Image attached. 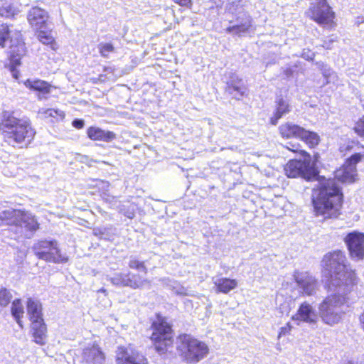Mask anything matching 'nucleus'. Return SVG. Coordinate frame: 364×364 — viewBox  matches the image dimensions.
I'll return each mask as SVG.
<instances>
[{
  "label": "nucleus",
  "instance_id": "1",
  "mask_svg": "<svg viewBox=\"0 0 364 364\" xmlns=\"http://www.w3.org/2000/svg\"><path fill=\"white\" fill-rule=\"evenodd\" d=\"M357 180V168L343 164L334 171L333 178H328L313 188L311 203L314 215L323 220L338 218L343 212L344 194L337 181L350 184Z\"/></svg>",
  "mask_w": 364,
  "mask_h": 364
},
{
  "label": "nucleus",
  "instance_id": "2",
  "mask_svg": "<svg viewBox=\"0 0 364 364\" xmlns=\"http://www.w3.org/2000/svg\"><path fill=\"white\" fill-rule=\"evenodd\" d=\"M321 275L325 280V288H350L355 285L358 277L347 262L345 252L335 250L326 253L321 261Z\"/></svg>",
  "mask_w": 364,
  "mask_h": 364
},
{
  "label": "nucleus",
  "instance_id": "3",
  "mask_svg": "<svg viewBox=\"0 0 364 364\" xmlns=\"http://www.w3.org/2000/svg\"><path fill=\"white\" fill-rule=\"evenodd\" d=\"M0 134L4 143L22 148L33 141L36 131L30 119L16 117L13 111H4L0 117Z\"/></svg>",
  "mask_w": 364,
  "mask_h": 364
},
{
  "label": "nucleus",
  "instance_id": "4",
  "mask_svg": "<svg viewBox=\"0 0 364 364\" xmlns=\"http://www.w3.org/2000/svg\"><path fill=\"white\" fill-rule=\"evenodd\" d=\"M151 333L149 339L154 351L159 355H166L174 345V329L166 316L156 314V319L150 326Z\"/></svg>",
  "mask_w": 364,
  "mask_h": 364
},
{
  "label": "nucleus",
  "instance_id": "5",
  "mask_svg": "<svg viewBox=\"0 0 364 364\" xmlns=\"http://www.w3.org/2000/svg\"><path fill=\"white\" fill-rule=\"evenodd\" d=\"M178 343L176 350L182 360L188 364H196L209 353L208 345L191 336L183 333L177 336Z\"/></svg>",
  "mask_w": 364,
  "mask_h": 364
},
{
  "label": "nucleus",
  "instance_id": "6",
  "mask_svg": "<svg viewBox=\"0 0 364 364\" xmlns=\"http://www.w3.org/2000/svg\"><path fill=\"white\" fill-rule=\"evenodd\" d=\"M128 267L131 269L138 271L137 273L129 272L127 273H118L111 279V282L116 286L127 287L134 289H142L150 282L146 278L148 269L144 261L136 257H132L128 262Z\"/></svg>",
  "mask_w": 364,
  "mask_h": 364
},
{
  "label": "nucleus",
  "instance_id": "7",
  "mask_svg": "<svg viewBox=\"0 0 364 364\" xmlns=\"http://www.w3.org/2000/svg\"><path fill=\"white\" fill-rule=\"evenodd\" d=\"M346 303L347 299L342 294H332L326 296L318 306L322 321L328 325L338 323L344 313L343 308Z\"/></svg>",
  "mask_w": 364,
  "mask_h": 364
},
{
  "label": "nucleus",
  "instance_id": "8",
  "mask_svg": "<svg viewBox=\"0 0 364 364\" xmlns=\"http://www.w3.org/2000/svg\"><path fill=\"white\" fill-rule=\"evenodd\" d=\"M10 225L23 228L26 231L35 232L40 229L36 217L21 209H10L0 213V226Z\"/></svg>",
  "mask_w": 364,
  "mask_h": 364
},
{
  "label": "nucleus",
  "instance_id": "9",
  "mask_svg": "<svg viewBox=\"0 0 364 364\" xmlns=\"http://www.w3.org/2000/svg\"><path fill=\"white\" fill-rule=\"evenodd\" d=\"M306 16L323 28L331 30L337 26L336 13L328 0H315L306 11Z\"/></svg>",
  "mask_w": 364,
  "mask_h": 364
},
{
  "label": "nucleus",
  "instance_id": "10",
  "mask_svg": "<svg viewBox=\"0 0 364 364\" xmlns=\"http://www.w3.org/2000/svg\"><path fill=\"white\" fill-rule=\"evenodd\" d=\"M14 41L9 43L7 51L8 63L5 65L12 73L14 78L18 79L19 72L17 68L21 65V60L27 55L28 49L21 31H16Z\"/></svg>",
  "mask_w": 364,
  "mask_h": 364
},
{
  "label": "nucleus",
  "instance_id": "11",
  "mask_svg": "<svg viewBox=\"0 0 364 364\" xmlns=\"http://www.w3.org/2000/svg\"><path fill=\"white\" fill-rule=\"evenodd\" d=\"M33 251L39 259L53 263H65L68 257L61 254L55 240H41L36 242Z\"/></svg>",
  "mask_w": 364,
  "mask_h": 364
},
{
  "label": "nucleus",
  "instance_id": "12",
  "mask_svg": "<svg viewBox=\"0 0 364 364\" xmlns=\"http://www.w3.org/2000/svg\"><path fill=\"white\" fill-rule=\"evenodd\" d=\"M117 364H149L148 358L139 351L120 346L116 351Z\"/></svg>",
  "mask_w": 364,
  "mask_h": 364
},
{
  "label": "nucleus",
  "instance_id": "13",
  "mask_svg": "<svg viewBox=\"0 0 364 364\" xmlns=\"http://www.w3.org/2000/svg\"><path fill=\"white\" fill-rule=\"evenodd\" d=\"M349 255L358 260L364 258V233L357 231L349 232L344 238Z\"/></svg>",
  "mask_w": 364,
  "mask_h": 364
},
{
  "label": "nucleus",
  "instance_id": "14",
  "mask_svg": "<svg viewBox=\"0 0 364 364\" xmlns=\"http://www.w3.org/2000/svg\"><path fill=\"white\" fill-rule=\"evenodd\" d=\"M48 18V12L38 6H33L27 14L28 23L37 30L46 26Z\"/></svg>",
  "mask_w": 364,
  "mask_h": 364
},
{
  "label": "nucleus",
  "instance_id": "15",
  "mask_svg": "<svg viewBox=\"0 0 364 364\" xmlns=\"http://www.w3.org/2000/svg\"><path fill=\"white\" fill-rule=\"evenodd\" d=\"M294 280L306 295L313 294L316 289L317 281L309 272H296Z\"/></svg>",
  "mask_w": 364,
  "mask_h": 364
},
{
  "label": "nucleus",
  "instance_id": "16",
  "mask_svg": "<svg viewBox=\"0 0 364 364\" xmlns=\"http://www.w3.org/2000/svg\"><path fill=\"white\" fill-rule=\"evenodd\" d=\"M23 84L30 90L36 92L39 100L47 98L53 88L49 82L40 79H27Z\"/></svg>",
  "mask_w": 364,
  "mask_h": 364
},
{
  "label": "nucleus",
  "instance_id": "17",
  "mask_svg": "<svg viewBox=\"0 0 364 364\" xmlns=\"http://www.w3.org/2000/svg\"><path fill=\"white\" fill-rule=\"evenodd\" d=\"M87 137L92 141L110 142L116 139V134L109 130H104L100 127L91 126L86 131Z\"/></svg>",
  "mask_w": 364,
  "mask_h": 364
},
{
  "label": "nucleus",
  "instance_id": "18",
  "mask_svg": "<svg viewBox=\"0 0 364 364\" xmlns=\"http://www.w3.org/2000/svg\"><path fill=\"white\" fill-rule=\"evenodd\" d=\"M292 319L314 323L316 322V315L312 306L305 301L300 304L296 313L292 316Z\"/></svg>",
  "mask_w": 364,
  "mask_h": 364
},
{
  "label": "nucleus",
  "instance_id": "19",
  "mask_svg": "<svg viewBox=\"0 0 364 364\" xmlns=\"http://www.w3.org/2000/svg\"><path fill=\"white\" fill-rule=\"evenodd\" d=\"M82 357L89 364L101 363L105 359V353L97 345L85 348L82 351Z\"/></svg>",
  "mask_w": 364,
  "mask_h": 364
},
{
  "label": "nucleus",
  "instance_id": "20",
  "mask_svg": "<svg viewBox=\"0 0 364 364\" xmlns=\"http://www.w3.org/2000/svg\"><path fill=\"white\" fill-rule=\"evenodd\" d=\"M31 335L33 341L38 345L46 343L47 326L44 321L31 323Z\"/></svg>",
  "mask_w": 364,
  "mask_h": 364
},
{
  "label": "nucleus",
  "instance_id": "21",
  "mask_svg": "<svg viewBox=\"0 0 364 364\" xmlns=\"http://www.w3.org/2000/svg\"><path fill=\"white\" fill-rule=\"evenodd\" d=\"M26 309L29 320L31 323L44 321L42 313V305L39 301L32 298L28 299Z\"/></svg>",
  "mask_w": 364,
  "mask_h": 364
},
{
  "label": "nucleus",
  "instance_id": "22",
  "mask_svg": "<svg viewBox=\"0 0 364 364\" xmlns=\"http://www.w3.org/2000/svg\"><path fill=\"white\" fill-rule=\"evenodd\" d=\"M302 127L291 122H285L279 127V133L284 139H299Z\"/></svg>",
  "mask_w": 364,
  "mask_h": 364
},
{
  "label": "nucleus",
  "instance_id": "23",
  "mask_svg": "<svg viewBox=\"0 0 364 364\" xmlns=\"http://www.w3.org/2000/svg\"><path fill=\"white\" fill-rule=\"evenodd\" d=\"M225 91L230 95H235L237 100H240L245 95V86L241 78L235 77L227 82Z\"/></svg>",
  "mask_w": 364,
  "mask_h": 364
},
{
  "label": "nucleus",
  "instance_id": "24",
  "mask_svg": "<svg viewBox=\"0 0 364 364\" xmlns=\"http://www.w3.org/2000/svg\"><path fill=\"white\" fill-rule=\"evenodd\" d=\"M290 111V105L286 100L282 97L277 99L276 101V109L273 116L270 118V123L272 125H276L278 120Z\"/></svg>",
  "mask_w": 364,
  "mask_h": 364
},
{
  "label": "nucleus",
  "instance_id": "25",
  "mask_svg": "<svg viewBox=\"0 0 364 364\" xmlns=\"http://www.w3.org/2000/svg\"><path fill=\"white\" fill-rule=\"evenodd\" d=\"M214 285L217 293L226 294L237 287V281L235 279L221 277L214 282Z\"/></svg>",
  "mask_w": 364,
  "mask_h": 364
},
{
  "label": "nucleus",
  "instance_id": "26",
  "mask_svg": "<svg viewBox=\"0 0 364 364\" xmlns=\"http://www.w3.org/2000/svg\"><path fill=\"white\" fill-rule=\"evenodd\" d=\"M12 25L9 24L7 23H0V48H4L6 46V43H11L14 41V38H12L13 35L14 37L16 36V31H18V30H13Z\"/></svg>",
  "mask_w": 364,
  "mask_h": 364
},
{
  "label": "nucleus",
  "instance_id": "27",
  "mask_svg": "<svg viewBox=\"0 0 364 364\" xmlns=\"http://www.w3.org/2000/svg\"><path fill=\"white\" fill-rule=\"evenodd\" d=\"M51 33V30L43 31L38 29L36 31L37 38L41 43L48 46L51 50H56L58 45Z\"/></svg>",
  "mask_w": 364,
  "mask_h": 364
},
{
  "label": "nucleus",
  "instance_id": "28",
  "mask_svg": "<svg viewBox=\"0 0 364 364\" xmlns=\"http://www.w3.org/2000/svg\"><path fill=\"white\" fill-rule=\"evenodd\" d=\"M299 139L303 141L309 148H314L320 142V136L314 132L302 127Z\"/></svg>",
  "mask_w": 364,
  "mask_h": 364
},
{
  "label": "nucleus",
  "instance_id": "29",
  "mask_svg": "<svg viewBox=\"0 0 364 364\" xmlns=\"http://www.w3.org/2000/svg\"><path fill=\"white\" fill-rule=\"evenodd\" d=\"M302 161L291 159L284 166L285 174L289 178L300 177L302 168Z\"/></svg>",
  "mask_w": 364,
  "mask_h": 364
},
{
  "label": "nucleus",
  "instance_id": "30",
  "mask_svg": "<svg viewBox=\"0 0 364 364\" xmlns=\"http://www.w3.org/2000/svg\"><path fill=\"white\" fill-rule=\"evenodd\" d=\"M301 166L300 177L304 178L308 181H314L318 178L319 171L316 166L311 165L309 161H302Z\"/></svg>",
  "mask_w": 364,
  "mask_h": 364
},
{
  "label": "nucleus",
  "instance_id": "31",
  "mask_svg": "<svg viewBox=\"0 0 364 364\" xmlns=\"http://www.w3.org/2000/svg\"><path fill=\"white\" fill-rule=\"evenodd\" d=\"M11 315L15 318L18 324L22 327L21 318L24 314L23 306L20 299H15L11 304Z\"/></svg>",
  "mask_w": 364,
  "mask_h": 364
},
{
  "label": "nucleus",
  "instance_id": "32",
  "mask_svg": "<svg viewBox=\"0 0 364 364\" xmlns=\"http://www.w3.org/2000/svg\"><path fill=\"white\" fill-rule=\"evenodd\" d=\"M251 27L252 19L250 16H248L245 22L238 25H234L227 27L226 31L228 33H232L235 35H241L242 33L248 32Z\"/></svg>",
  "mask_w": 364,
  "mask_h": 364
},
{
  "label": "nucleus",
  "instance_id": "33",
  "mask_svg": "<svg viewBox=\"0 0 364 364\" xmlns=\"http://www.w3.org/2000/svg\"><path fill=\"white\" fill-rule=\"evenodd\" d=\"M44 118H54L56 119H63L65 113L63 111L58 109L46 108L42 109L38 112Z\"/></svg>",
  "mask_w": 364,
  "mask_h": 364
},
{
  "label": "nucleus",
  "instance_id": "34",
  "mask_svg": "<svg viewBox=\"0 0 364 364\" xmlns=\"http://www.w3.org/2000/svg\"><path fill=\"white\" fill-rule=\"evenodd\" d=\"M12 299V294L11 291L5 288L2 287L0 289V313L3 309L7 307L11 303Z\"/></svg>",
  "mask_w": 364,
  "mask_h": 364
},
{
  "label": "nucleus",
  "instance_id": "35",
  "mask_svg": "<svg viewBox=\"0 0 364 364\" xmlns=\"http://www.w3.org/2000/svg\"><path fill=\"white\" fill-rule=\"evenodd\" d=\"M364 159V154L355 152L351 154L350 156L346 158L343 162L346 165L353 168H357L356 166L358 164L361 162Z\"/></svg>",
  "mask_w": 364,
  "mask_h": 364
},
{
  "label": "nucleus",
  "instance_id": "36",
  "mask_svg": "<svg viewBox=\"0 0 364 364\" xmlns=\"http://www.w3.org/2000/svg\"><path fill=\"white\" fill-rule=\"evenodd\" d=\"M352 130L358 137L364 140V114L355 121Z\"/></svg>",
  "mask_w": 364,
  "mask_h": 364
},
{
  "label": "nucleus",
  "instance_id": "37",
  "mask_svg": "<svg viewBox=\"0 0 364 364\" xmlns=\"http://www.w3.org/2000/svg\"><path fill=\"white\" fill-rule=\"evenodd\" d=\"M99 53L103 58H107L108 55L114 51V47L111 43H102L98 46Z\"/></svg>",
  "mask_w": 364,
  "mask_h": 364
},
{
  "label": "nucleus",
  "instance_id": "38",
  "mask_svg": "<svg viewBox=\"0 0 364 364\" xmlns=\"http://www.w3.org/2000/svg\"><path fill=\"white\" fill-rule=\"evenodd\" d=\"M15 14V10L11 4L0 6V16L5 18H11L14 17Z\"/></svg>",
  "mask_w": 364,
  "mask_h": 364
},
{
  "label": "nucleus",
  "instance_id": "39",
  "mask_svg": "<svg viewBox=\"0 0 364 364\" xmlns=\"http://www.w3.org/2000/svg\"><path fill=\"white\" fill-rule=\"evenodd\" d=\"M290 146H287L286 147L290 151H291V152H293L294 154H299L300 156H303L304 158H306V157L309 158L310 157L309 154L306 151L300 149L301 148V145L299 144H291Z\"/></svg>",
  "mask_w": 364,
  "mask_h": 364
},
{
  "label": "nucleus",
  "instance_id": "40",
  "mask_svg": "<svg viewBox=\"0 0 364 364\" xmlns=\"http://www.w3.org/2000/svg\"><path fill=\"white\" fill-rule=\"evenodd\" d=\"M292 326L289 322L287 323L284 326H282L279 328L278 333V338L281 337L289 335L291 331Z\"/></svg>",
  "mask_w": 364,
  "mask_h": 364
},
{
  "label": "nucleus",
  "instance_id": "41",
  "mask_svg": "<svg viewBox=\"0 0 364 364\" xmlns=\"http://www.w3.org/2000/svg\"><path fill=\"white\" fill-rule=\"evenodd\" d=\"M177 5L186 9H191L193 4V0H172Z\"/></svg>",
  "mask_w": 364,
  "mask_h": 364
},
{
  "label": "nucleus",
  "instance_id": "42",
  "mask_svg": "<svg viewBox=\"0 0 364 364\" xmlns=\"http://www.w3.org/2000/svg\"><path fill=\"white\" fill-rule=\"evenodd\" d=\"M301 56L307 60L312 61L314 59L315 54L310 49H307L302 51Z\"/></svg>",
  "mask_w": 364,
  "mask_h": 364
},
{
  "label": "nucleus",
  "instance_id": "43",
  "mask_svg": "<svg viewBox=\"0 0 364 364\" xmlns=\"http://www.w3.org/2000/svg\"><path fill=\"white\" fill-rule=\"evenodd\" d=\"M72 124L76 129H80L84 127V121L82 119H76L73 121Z\"/></svg>",
  "mask_w": 364,
  "mask_h": 364
},
{
  "label": "nucleus",
  "instance_id": "44",
  "mask_svg": "<svg viewBox=\"0 0 364 364\" xmlns=\"http://www.w3.org/2000/svg\"><path fill=\"white\" fill-rule=\"evenodd\" d=\"M359 322H360V328L364 331V311L359 316Z\"/></svg>",
  "mask_w": 364,
  "mask_h": 364
},
{
  "label": "nucleus",
  "instance_id": "45",
  "mask_svg": "<svg viewBox=\"0 0 364 364\" xmlns=\"http://www.w3.org/2000/svg\"><path fill=\"white\" fill-rule=\"evenodd\" d=\"M351 149H352V147L350 146H348L346 147V151H350Z\"/></svg>",
  "mask_w": 364,
  "mask_h": 364
},
{
  "label": "nucleus",
  "instance_id": "46",
  "mask_svg": "<svg viewBox=\"0 0 364 364\" xmlns=\"http://www.w3.org/2000/svg\"><path fill=\"white\" fill-rule=\"evenodd\" d=\"M99 291H102V292H104L105 291V289H101Z\"/></svg>",
  "mask_w": 364,
  "mask_h": 364
}]
</instances>
